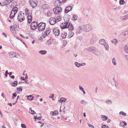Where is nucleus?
<instances>
[{"instance_id":"nucleus-1","label":"nucleus","mask_w":128,"mask_h":128,"mask_svg":"<svg viewBox=\"0 0 128 128\" xmlns=\"http://www.w3.org/2000/svg\"><path fill=\"white\" fill-rule=\"evenodd\" d=\"M86 50L87 51L92 52L97 56H100L101 54V52L94 46L88 47L86 48Z\"/></svg>"},{"instance_id":"nucleus-2","label":"nucleus","mask_w":128,"mask_h":128,"mask_svg":"<svg viewBox=\"0 0 128 128\" xmlns=\"http://www.w3.org/2000/svg\"><path fill=\"white\" fill-rule=\"evenodd\" d=\"M92 30V26L90 24H86L82 26V28H78V30H79V32L83 30L85 32L90 31Z\"/></svg>"},{"instance_id":"nucleus-3","label":"nucleus","mask_w":128,"mask_h":128,"mask_svg":"<svg viewBox=\"0 0 128 128\" xmlns=\"http://www.w3.org/2000/svg\"><path fill=\"white\" fill-rule=\"evenodd\" d=\"M46 24L43 22H40L38 25V28L40 31L44 30L46 28Z\"/></svg>"},{"instance_id":"nucleus-4","label":"nucleus","mask_w":128,"mask_h":128,"mask_svg":"<svg viewBox=\"0 0 128 128\" xmlns=\"http://www.w3.org/2000/svg\"><path fill=\"white\" fill-rule=\"evenodd\" d=\"M64 22L62 23L61 25V27L62 28H68L69 26V25L70 24V22H69V20H65V19H64Z\"/></svg>"},{"instance_id":"nucleus-5","label":"nucleus","mask_w":128,"mask_h":128,"mask_svg":"<svg viewBox=\"0 0 128 128\" xmlns=\"http://www.w3.org/2000/svg\"><path fill=\"white\" fill-rule=\"evenodd\" d=\"M17 10L18 8L16 7H14L12 9L10 16V18L12 19L14 17L15 14L17 12Z\"/></svg>"},{"instance_id":"nucleus-6","label":"nucleus","mask_w":128,"mask_h":128,"mask_svg":"<svg viewBox=\"0 0 128 128\" xmlns=\"http://www.w3.org/2000/svg\"><path fill=\"white\" fill-rule=\"evenodd\" d=\"M53 11L55 14H58L62 12V9L60 7H56L54 9Z\"/></svg>"},{"instance_id":"nucleus-7","label":"nucleus","mask_w":128,"mask_h":128,"mask_svg":"<svg viewBox=\"0 0 128 128\" xmlns=\"http://www.w3.org/2000/svg\"><path fill=\"white\" fill-rule=\"evenodd\" d=\"M50 32V29L48 28H47L45 31L42 33V37L43 38H45L48 36Z\"/></svg>"},{"instance_id":"nucleus-8","label":"nucleus","mask_w":128,"mask_h":128,"mask_svg":"<svg viewBox=\"0 0 128 128\" xmlns=\"http://www.w3.org/2000/svg\"><path fill=\"white\" fill-rule=\"evenodd\" d=\"M29 2L30 6L33 8L36 7L37 5L36 0H29Z\"/></svg>"},{"instance_id":"nucleus-9","label":"nucleus","mask_w":128,"mask_h":128,"mask_svg":"<svg viewBox=\"0 0 128 128\" xmlns=\"http://www.w3.org/2000/svg\"><path fill=\"white\" fill-rule=\"evenodd\" d=\"M24 13L22 14H20L18 15V19L19 21L21 22L24 20Z\"/></svg>"},{"instance_id":"nucleus-10","label":"nucleus","mask_w":128,"mask_h":128,"mask_svg":"<svg viewBox=\"0 0 128 128\" xmlns=\"http://www.w3.org/2000/svg\"><path fill=\"white\" fill-rule=\"evenodd\" d=\"M38 24L36 22H32L30 25L31 28L33 30H34L36 28L37 26H38Z\"/></svg>"},{"instance_id":"nucleus-11","label":"nucleus","mask_w":128,"mask_h":128,"mask_svg":"<svg viewBox=\"0 0 128 128\" xmlns=\"http://www.w3.org/2000/svg\"><path fill=\"white\" fill-rule=\"evenodd\" d=\"M56 22V20L54 17H51L49 20V22L51 25L54 24Z\"/></svg>"},{"instance_id":"nucleus-12","label":"nucleus","mask_w":128,"mask_h":128,"mask_svg":"<svg viewBox=\"0 0 128 128\" xmlns=\"http://www.w3.org/2000/svg\"><path fill=\"white\" fill-rule=\"evenodd\" d=\"M54 34L56 36H58L60 34V30L58 28H54L53 30Z\"/></svg>"},{"instance_id":"nucleus-13","label":"nucleus","mask_w":128,"mask_h":128,"mask_svg":"<svg viewBox=\"0 0 128 128\" xmlns=\"http://www.w3.org/2000/svg\"><path fill=\"white\" fill-rule=\"evenodd\" d=\"M97 40L96 36L93 35L92 36L90 40V42L91 44H93Z\"/></svg>"},{"instance_id":"nucleus-14","label":"nucleus","mask_w":128,"mask_h":128,"mask_svg":"<svg viewBox=\"0 0 128 128\" xmlns=\"http://www.w3.org/2000/svg\"><path fill=\"white\" fill-rule=\"evenodd\" d=\"M9 56L11 58H13L16 57V53L14 52H12L8 53Z\"/></svg>"},{"instance_id":"nucleus-15","label":"nucleus","mask_w":128,"mask_h":128,"mask_svg":"<svg viewBox=\"0 0 128 128\" xmlns=\"http://www.w3.org/2000/svg\"><path fill=\"white\" fill-rule=\"evenodd\" d=\"M72 6H68L67 7H66L65 10V12L66 13H68L72 9Z\"/></svg>"},{"instance_id":"nucleus-16","label":"nucleus","mask_w":128,"mask_h":128,"mask_svg":"<svg viewBox=\"0 0 128 128\" xmlns=\"http://www.w3.org/2000/svg\"><path fill=\"white\" fill-rule=\"evenodd\" d=\"M10 29L11 32L13 34H14L16 32L14 28V26L12 25L10 26Z\"/></svg>"},{"instance_id":"nucleus-17","label":"nucleus","mask_w":128,"mask_h":128,"mask_svg":"<svg viewBox=\"0 0 128 128\" xmlns=\"http://www.w3.org/2000/svg\"><path fill=\"white\" fill-rule=\"evenodd\" d=\"M30 14H29L28 16V22L29 23H30L32 22V17Z\"/></svg>"},{"instance_id":"nucleus-18","label":"nucleus","mask_w":128,"mask_h":128,"mask_svg":"<svg viewBox=\"0 0 128 128\" xmlns=\"http://www.w3.org/2000/svg\"><path fill=\"white\" fill-rule=\"evenodd\" d=\"M99 42L100 44L103 45L106 43L105 40L104 39H100L99 40Z\"/></svg>"},{"instance_id":"nucleus-19","label":"nucleus","mask_w":128,"mask_h":128,"mask_svg":"<svg viewBox=\"0 0 128 128\" xmlns=\"http://www.w3.org/2000/svg\"><path fill=\"white\" fill-rule=\"evenodd\" d=\"M128 18V14L122 16L120 18L121 20H125Z\"/></svg>"},{"instance_id":"nucleus-20","label":"nucleus","mask_w":128,"mask_h":128,"mask_svg":"<svg viewBox=\"0 0 128 128\" xmlns=\"http://www.w3.org/2000/svg\"><path fill=\"white\" fill-rule=\"evenodd\" d=\"M67 35V33L65 32H62L61 34V37L63 38H65Z\"/></svg>"},{"instance_id":"nucleus-21","label":"nucleus","mask_w":128,"mask_h":128,"mask_svg":"<svg viewBox=\"0 0 128 128\" xmlns=\"http://www.w3.org/2000/svg\"><path fill=\"white\" fill-rule=\"evenodd\" d=\"M48 4H46L45 3L43 4L42 6V8L44 9H46L48 8Z\"/></svg>"},{"instance_id":"nucleus-22","label":"nucleus","mask_w":128,"mask_h":128,"mask_svg":"<svg viewBox=\"0 0 128 128\" xmlns=\"http://www.w3.org/2000/svg\"><path fill=\"white\" fill-rule=\"evenodd\" d=\"M52 114V116H57L58 114V111L57 110H55L52 112H51L50 114Z\"/></svg>"},{"instance_id":"nucleus-23","label":"nucleus","mask_w":128,"mask_h":128,"mask_svg":"<svg viewBox=\"0 0 128 128\" xmlns=\"http://www.w3.org/2000/svg\"><path fill=\"white\" fill-rule=\"evenodd\" d=\"M66 100V98H60L59 101L60 103H62L63 102H65Z\"/></svg>"},{"instance_id":"nucleus-24","label":"nucleus","mask_w":128,"mask_h":128,"mask_svg":"<svg viewBox=\"0 0 128 128\" xmlns=\"http://www.w3.org/2000/svg\"><path fill=\"white\" fill-rule=\"evenodd\" d=\"M38 115V116H39V117H37V116H34V118L35 119V121H36V119H37L38 120H40L41 119V118L40 117V116H41V114H37Z\"/></svg>"},{"instance_id":"nucleus-25","label":"nucleus","mask_w":128,"mask_h":128,"mask_svg":"<svg viewBox=\"0 0 128 128\" xmlns=\"http://www.w3.org/2000/svg\"><path fill=\"white\" fill-rule=\"evenodd\" d=\"M74 35V33L72 31H70L68 36L70 38L72 37Z\"/></svg>"},{"instance_id":"nucleus-26","label":"nucleus","mask_w":128,"mask_h":128,"mask_svg":"<svg viewBox=\"0 0 128 128\" xmlns=\"http://www.w3.org/2000/svg\"><path fill=\"white\" fill-rule=\"evenodd\" d=\"M39 53L41 54H44L46 53V51L45 50H41L39 52Z\"/></svg>"},{"instance_id":"nucleus-27","label":"nucleus","mask_w":128,"mask_h":128,"mask_svg":"<svg viewBox=\"0 0 128 128\" xmlns=\"http://www.w3.org/2000/svg\"><path fill=\"white\" fill-rule=\"evenodd\" d=\"M105 103L107 104H111L112 103V102L110 100H108L106 101Z\"/></svg>"},{"instance_id":"nucleus-28","label":"nucleus","mask_w":128,"mask_h":128,"mask_svg":"<svg viewBox=\"0 0 128 128\" xmlns=\"http://www.w3.org/2000/svg\"><path fill=\"white\" fill-rule=\"evenodd\" d=\"M79 89L80 90L82 91L84 94H85L86 93L84 90L83 88L80 86H79Z\"/></svg>"},{"instance_id":"nucleus-29","label":"nucleus","mask_w":128,"mask_h":128,"mask_svg":"<svg viewBox=\"0 0 128 128\" xmlns=\"http://www.w3.org/2000/svg\"><path fill=\"white\" fill-rule=\"evenodd\" d=\"M113 43H114L116 45V44L118 43V40L116 39H114L111 41Z\"/></svg>"},{"instance_id":"nucleus-30","label":"nucleus","mask_w":128,"mask_h":128,"mask_svg":"<svg viewBox=\"0 0 128 128\" xmlns=\"http://www.w3.org/2000/svg\"><path fill=\"white\" fill-rule=\"evenodd\" d=\"M112 63L113 65L114 66H116V60L115 58H113L112 60Z\"/></svg>"},{"instance_id":"nucleus-31","label":"nucleus","mask_w":128,"mask_h":128,"mask_svg":"<svg viewBox=\"0 0 128 128\" xmlns=\"http://www.w3.org/2000/svg\"><path fill=\"white\" fill-rule=\"evenodd\" d=\"M104 46L106 50H108L109 49V46L106 43L104 45Z\"/></svg>"},{"instance_id":"nucleus-32","label":"nucleus","mask_w":128,"mask_h":128,"mask_svg":"<svg viewBox=\"0 0 128 128\" xmlns=\"http://www.w3.org/2000/svg\"><path fill=\"white\" fill-rule=\"evenodd\" d=\"M33 96L31 95H30L27 96V99L29 100H31L33 99Z\"/></svg>"},{"instance_id":"nucleus-33","label":"nucleus","mask_w":128,"mask_h":128,"mask_svg":"<svg viewBox=\"0 0 128 128\" xmlns=\"http://www.w3.org/2000/svg\"><path fill=\"white\" fill-rule=\"evenodd\" d=\"M18 84V82L16 81H15L12 83V86H15L17 85Z\"/></svg>"},{"instance_id":"nucleus-34","label":"nucleus","mask_w":128,"mask_h":128,"mask_svg":"<svg viewBox=\"0 0 128 128\" xmlns=\"http://www.w3.org/2000/svg\"><path fill=\"white\" fill-rule=\"evenodd\" d=\"M8 1H7V0H5L4 1L2 2V3L3 4V5H2L3 6H4L5 5L8 4L9 3H8Z\"/></svg>"},{"instance_id":"nucleus-35","label":"nucleus","mask_w":128,"mask_h":128,"mask_svg":"<svg viewBox=\"0 0 128 128\" xmlns=\"http://www.w3.org/2000/svg\"><path fill=\"white\" fill-rule=\"evenodd\" d=\"M68 28H69V29L71 30H73L74 28L72 26V25L70 24L69 25V26Z\"/></svg>"},{"instance_id":"nucleus-36","label":"nucleus","mask_w":128,"mask_h":128,"mask_svg":"<svg viewBox=\"0 0 128 128\" xmlns=\"http://www.w3.org/2000/svg\"><path fill=\"white\" fill-rule=\"evenodd\" d=\"M75 64L76 66L78 67H80V66H81V65H82V64L79 63L77 62H75Z\"/></svg>"},{"instance_id":"nucleus-37","label":"nucleus","mask_w":128,"mask_h":128,"mask_svg":"<svg viewBox=\"0 0 128 128\" xmlns=\"http://www.w3.org/2000/svg\"><path fill=\"white\" fill-rule=\"evenodd\" d=\"M78 18V16L74 14L73 16L72 19L74 20H76Z\"/></svg>"},{"instance_id":"nucleus-38","label":"nucleus","mask_w":128,"mask_h":128,"mask_svg":"<svg viewBox=\"0 0 128 128\" xmlns=\"http://www.w3.org/2000/svg\"><path fill=\"white\" fill-rule=\"evenodd\" d=\"M81 103L82 104L84 105H85L86 104V102L85 100H82L81 101Z\"/></svg>"},{"instance_id":"nucleus-39","label":"nucleus","mask_w":128,"mask_h":128,"mask_svg":"<svg viewBox=\"0 0 128 128\" xmlns=\"http://www.w3.org/2000/svg\"><path fill=\"white\" fill-rule=\"evenodd\" d=\"M66 0H58V2L60 3H63L65 2Z\"/></svg>"},{"instance_id":"nucleus-40","label":"nucleus","mask_w":128,"mask_h":128,"mask_svg":"<svg viewBox=\"0 0 128 128\" xmlns=\"http://www.w3.org/2000/svg\"><path fill=\"white\" fill-rule=\"evenodd\" d=\"M124 50L128 54V46L126 45L125 46L124 48Z\"/></svg>"},{"instance_id":"nucleus-41","label":"nucleus","mask_w":128,"mask_h":128,"mask_svg":"<svg viewBox=\"0 0 128 128\" xmlns=\"http://www.w3.org/2000/svg\"><path fill=\"white\" fill-rule=\"evenodd\" d=\"M62 20L60 16H57L56 21L59 22L60 21Z\"/></svg>"},{"instance_id":"nucleus-42","label":"nucleus","mask_w":128,"mask_h":128,"mask_svg":"<svg viewBox=\"0 0 128 128\" xmlns=\"http://www.w3.org/2000/svg\"><path fill=\"white\" fill-rule=\"evenodd\" d=\"M119 114L120 115H122L124 116H126V114L125 113H124L122 111L120 112Z\"/></svg>"},{"instance_id":"nucleus-43","label":"nucleus","mask_w":128,"mask_h":128,"mask_svg":"<svg viewBox=\"0 0 128 128\" xmlns=\"http://www.w3.org/2000/svg\"><path fill=\"white\" fill-rule=\"evenodd\" d=\"M107 118L108 117L107 116H104L102 117V118L103 120H105L107 119Z\"/></svg>"},{"instance_id":"nucleus-44","label":"nucleus","mask_w":128,"mask_h":128,"mask_svg":"<svg viewBox=\"0 0 128 128\" xmlns=\"http://www.w3.org/2000/svg\"><path fill=\"white\" fill-rule=\"evenodd\" d=\"M30 113L32 114H36V112L34 110H31L30 112Z\"/></svg>"},{"instance_id":"nucleus-45","label":"nucleus","mask_w":128,"mask_h":128,"mask_svg":"<svg viewBox=\"0 0 128 128\" xmlns=\"http://www.w3.org/2000/svg\"><path fill=\"white\" fill-rule=\"evenodd\" d=\"M120 4H123L125 3L124 1V0H120L119 1Z\"/></svg>"},{"instance_id":"nucleus-46","label":"nucleus","mask_w":128,"mask_h":128,"mask_svg":"<svg viewBox=\"0 0 128 128\" xmlns=\"http://www.w3.org/2000/svg\"><path fill=\"white\" fill-rule=\"evenodd\" d=\"M47 15L48 16L50 17L52 15V14L50 12L48 11V12Z\"/></svg>"},{"instance_id":"nucleus-47","label":"nucleus","mask_w":128,"mask_h":128,"mask_svg":"<svg viewBox=\"0 0 128 128\" xmlns=\"http://www.w3.org/2000/svg\"><path fill=\"white\" fill-rule=\"evenodd\" d=\"M16 96V92L14 93L12 95V98H14Z\"/></svg>"},{"instance_id":"nucleus-48","label":"nucleus","mask_w":128,"mask_h":128,"mask_svg":"<svg viewBox=\"0 0 128 128\" xmlns=\"http://www.w3.org/2000/svg\"><path fill=\"white\" fill-rule=\"evenodd\" d=\"M17 88L18 90H19V91H20L21 92L22 91V86H20L19 88L18 87Z\"/></svg>"},{"instance_id":"nucleus-49","label":"nucleus","mask_w":128,"mask_h":128,"mask_svg":"<svg viewBox=\"0 0 128 128\" xmlns=\"http://www.w3.org/2000/svg\"><path fill=\"white\" fill-rule=\"evenodd\" d=\"M21 126L22 128H26L25 125L23 124H21Z\"/></svg>"},{"instance_id":"nucleus-50","label":"nucleus","mask_w":128,"mask_h":128,"mask_svg":"<svg viewBox=\"0 0 128 128\" xmlns=\"http://www.w3.org/2000/svg\"><path fill=\"white\" fill-rule=\"evenodd\" d=\"M48 45H50L52 43V42H51V40H49L48 41Z\"/></svg>"},{"instance_id":"nucleus-51","label":"nucleus","mask_w":128,"mask_h":128,"mask_svg":"<svg viewBox=\"0 0 128 128\" xmlns=\"http://www.w3.org/2000/svg\"><path fill=\"white\" fill-rule=\"evenodd\" d=\"M54 96V94H52L51 96H49V98H53Z\"/></svg>"},{"instance_id":"nucleus-52","label":"nucleus","mask_w":128,"mask_h":128,"mask_svg":"<svg viewBox=\"0 0 128 128\" xmlns=\"http://www.w3.org/2000/svg\"><path fill=\"white\" fill-rule=\"evenodd\" d=\"M87 124L88 126L92 128L93 126L92 124H90L88 123Z\"/></svg>"},{"instance_id":"nucleus-53","label":"nucleus","mask_w":128,"mask_h":128,"mask_svg":"<svg viewBox=\"0 0 128 128\" xmlns=\"http://www.w3.org/2000/svg\"><path fill=\"white\" fill-rule=\"evenodd\" d=\"M2 34L4 36L5 38H7V36L6 35V34L4 33H2Z\"/></svg>"},{"instance_id":"nucleus-54","label":"nucleus","mask_w":128,"mask_h":128,"mask_svg":"<svg viewBox=\"0 0 128 128\" xmlns=\"http://www.w3.org/2000/svg\"><path fill=\"white\" fill-rule=\"evenodd\" d=\"M10 77L11 78L14 79V76H10Z\"/></svg>"},{"instance_id":"nucleus-55","label":"nucleus","mask_w":128,"mask_h":128,"mask_svg":"<svg viewBox=\"0 0 128 128\" xmlns=\"http://www.w3.org/2000/svg\"><path fill=\"white\" fill-rule=\"evenodd\" d=\"M125 58L128 61V56H125Z\"/></svg>"},{"instance_id":"nucleus-56","label":"nucleus","mask_w":128,"mask_h":128,"mask_svg":"<svg viewBox=\"0 0 128 128\" xmlns=\"http://www.w3.org/2000/svg\"><path fill=\"white\" fill-rule=\"evenodd\" d=\"M40 124H41V125L40 126V127H42L44 125V124L43 122H41Z\"/></svg>"},{"instance_id":"nucleus-57","label":"nucleus","mask_w":128,"mask_h":128,"mask_svg":"<svg viewBox=\"0 0 128 128\" xmlns=\"http://www.w3.org/2000/svg\"><path fill=\"white\" fill-rule=\"evenodd\" d=\"M13 0H7V1H8V2L9 4Z\"/></svg>"},{"instance_id":"nucleus-58","label":"nucleus","mask_w":128,"mask_h":128,"mask_svg":"<svg viewBox=\"0 0 128 128\" xmlns=\"http://www.w3.org/2000/svg\"><path fill=\"white\" fill-rule=\"evenodd\" d=\"M122 122L124 124L123 125V126H124V125H126L127 124L126 122H125L124 121H122Z\"/></svg>"},{"instance_id":"nucleus-59","label":"nucleus","mask_w":128,"mask_h":128,"mask_svg":"<svg viewBox=\"0 0 128 128\" xmlns=\"http://www.w3.org/2000/svg\"><path fill=\"white\" fill-rule=\"evenodd\" d=\"M21 80H25V79L24 78V77H22L21 78Z\"/></svg>"},{"instance_id":"nucleus-60","label":"nucleus","mask_w":128,"mask_h":128,"mask_svg":"<svg viewBox=\"0 0 128 128\" xmlns=\"http://www.w3.org/2000/svg\"><path fill=\"white\" fill-rule=\"evenodd\" d=\"M8 73H5V76L6 77H7L8 76Z\"/></svg>"},{"instance_id":"nucleus-61","label":"nucleus","mask_w":128,"mask_h":128,"mask_svg":"<svg viewBox=\"0 0 128 128\" xmlns=\"http://www.w3.org/2000/svg\"><path fill=\"white\" fill-rule=\"evenodd\" d=\"M12 72H11L9 73V74L10 76L11 75H12Z\"/></svg>"},{"instance_id":"nucleus-62","label":"nucleus","mask_w":128,"mask_h":128,"mask_svg":"<svg viewBox=\"0 0 128 128\" xmlns=\"http://www.w3.org/2000/svg\"><path fill=\"white\" fill-rule=\"evenodd\" d=\"M8 105H10V106H12V104L11 103H8Z\"/></svg>"},{"instance_id":"nucleus-63","label":"nucleus","mask_w":128,"mask_h":128,"mask_svg":"<svg viewBox=\"0 0 128 128\" xmlns=\"http://www.w3.org/2000/svg\"><path fill=\"white\" fill-rule=\"evenodd\" d=\"M0 114L1 116V117H2V113L1 112V111L0 110Z\"/></svg>"},{"instance_id":"nucleus-64","label":"nucleus","mask_w":128,"mask_h":128,"mask_svg":"<svg viewBox=\"0 0 128 128\" xmlns=\"http://www.w3.org/2000/svg\"><path fill=\"white\" fill-rule=\"evenodd\" d=\"M83 114H84L83 116H84V117L85 118L86 117V115L85 113V112H84V113Z\"/></svg>"}]
</instances>
